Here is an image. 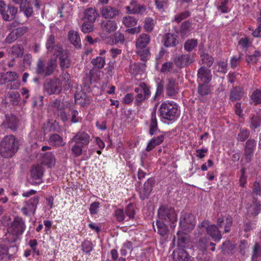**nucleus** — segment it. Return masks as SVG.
I'll use <instances>...</instances> for the list:
<instances>
[{
  "label": "nucleus",
  "mask_w": 261,
  "mask_h": 261,
  "mask_svg": "<svg viewBox=\"0 0 261 261\" xmlns=\"http://www.w3.org/2000/svg\"><path fill=\"white\" fill-rule=\"evenodd\" d=\"M154 183V179L153 178H148L144 183L143 188L140 192V197L141 199L144 200L149 197L152 190Z\"/></svg>",
  "instance_id": "nucleus-18"
},
{
  "label": "nucleus",
  "mask_w": 261,
  "mask_h": 261,
  "mask_svg": "<svg viewBox=\"0 0 261 261\" xmlns=\"http://www.w3.org/2000/svg\"><path fill=\"white\" fill-rule=\"evenodd\" d=\"M150 41V36L143 33L139 36L136 41V46L137 48V53L143 61L147 60L150 55V51L147 45Z\"/></svg>",
  "instance_id": "nucleus-5"
},
{
  "label": "nucleus",
  "mask_w": 261,
  "mask_h": 261,
  "mask_svg": "<svg viewBox=\"0 0 261 261\" xmlns=\"http://www.w3.org/2000/svg\"><path fill=\"white\" fill-rule=\"evenodd\" d=\"M258 257H261V243H256L253 249L252 260L255 261Z\"/></svg>",
  "instance_id": "nucleus-52"
},
{
  "label": "nucleus",
  "mask_w": 261,
  "mask_h": 261,
  "mask_svg": "<svg viewBox=\"0 0 261 261\" xmlns=\"http://www.w3.org/2000/svg\"><path fill=\"white\" fill-rule=\"evenodd\" d=\"M101 17L105 19H114L120 14V11L116 8L111 6H105L99 10Z\"/></svg>",
  "instance_id": "nucleus-15"
},
{
  "label": "nucleus",
  "mask_w": 261,
  "mask_h": 261,
  "mask_svg": "<svg viewBox=\"0 0 261 261\" xmlns=\"http://www.w3.org/2000/svg\"><path fill=\"white\" fill-rule=\"evenodd\" d=\"M192 26V23L189 20L184 21L180 26V31L182 34H186L190 31V29Z\"/></svg>",
  "instance_id": "nucleus-57"
},
{
  "label": "nucleus",
  "mask_w": 261,
  "mask_h": 261,
  "mask_svg": "<svg viewBox=\"0 0 261 261\" xmlns=\"http://www.w3.org/2000/svg\"><path fill=\"white\" fill-rule=\"evenodd\" d=\"M201 60L203 64L207 66L211 67L214 62V58L207 54H203L201 55Z\"/></svg>",
  "instance_id": "nucleus-55"
},
{
  "label": "nucleus",
  "mask_w": 261,
  "mask_h": 261,
  "mask_svg": "<svg viewBox=\"0 0 261 261\" xmlns=\"http://www.w3.org/2000/svg\"><path fill=\"white\" fill-rule=\"evenodd\" d=\"M166 94L169 97H173L178 93V87L175 79L170 78L168 79V84L166 87Z\"/></svg>",
  "instance_id": "nucleus-21"
},
{
  "label": "nucleus",
  "mask_w": 261,
  "mask_h": 261,
  "mask_svg": "<svg viewBox=\"0 0 261 261\" xmlns=\"http://www.w3.org/2000/svg\"><path fill=\"white\" fill-rule=\"evenodd\" d=\"M49 142L57 146H61L63 145V141L62 138L57 134H50L48 139Z\"/></svg>",
  "instance_id": "nucleus-38"
},
{
  "label": "nucleus",
  "mask_w": 261,
  "mask_h": 261,
  "mask_svg": "<svg viewBox=\"0 0 261 261\" xmlns=\"http://www.w3.org/2000/svg\"><path fill=\"white\" fill-rule=\"evenodd\" d=\"M43 174V170L41 166L36 165L33 167L31 171L32 177L34 179H40Z\"/></svg>",
  "instance_id": "nucleus-36"
},
{
  "label": "nucleus",
  "mask_w": 261,
  "mask_h": 261,
  "mask_svg": "<svg viewBox=\"0 0 261 261\" xmlns=\"http://www.w3.org/2000/svg\"><path fill=\"white\" fill-rule=\"evenodd\" d=\"M18 148L19 143L14 136H6L0 142V154L4 158H11L17 151Z\"/></svg>",
  "instance_id": "nucleus-2"
},
{
  "label": "nucleus",
  "mask_w": 261,
  "mask_h": 261,
  "mask_svg": "<svg viewBox=\"0 0 261 261\" xmlns=\"http://www.w3.org/2000/svg\"><path fill=\"white\" fill-rule=\"evenodd\" d=\"M235 248V245L229 241H226L221 245V249L224 254L230 253Z\"/></svg>",
  "instance_id": "nucleus-45"
},
{
  "label": "nucleus",
  "mask_w": 261,
  "mask_h": 261,
  "mask_svg": "<svg viewBox=\"0 0 261 261\" xmlns=\"http://www.w3.org/2000/svg\"><path fill=\"white\" fill-rule=\"evenodd\" d=\"M122 22L126 27L130 28L135 26L138 20L134 17L126 16L123 18Z\"/></svg>",
  "instance_id": "nucleus-44"
},
{
  "label": "nucleus",
  "mask_w": 261,
  "mask_h": 261,
  "mask_svg": "<svg viewBox=\"0 0 261 261\" xmlns=\"http://www.w3.org/2000/svg\"><path fill=\"white\" fill-rule=\"evenodd\" d=\"M208 239L205 237L201 238L196 244V247L201 251H205L208 247Z\"/></svg>",
  "instance_id": "nucleus-46"
},
{
  "label": "nucleus",
  "mask_w": 261,
  "mask_h": 261,
  "mask_svg": "<svg viewBox=\"0 0 261 261\" xmlns=\"http://www.w3.org/2000/svg\"><path fill=\"white\" fill-rule=\"evenodd\" d=\"M11 255L8 253L7 246L0 244V261H8L11 258Z\"/></svg>",
  "instance_id": "nucleus-40"
},
{
  "label": "nucleus",
  "mask_w": 261,
  "mask_h": 261,
  "mask_svg": "<svg viewBox=\"0 0 261 261\" xmlns=\"http://www.w3.org/2000/svg\"><path fill=\"white\" fill-rule=\"evenodd\" d=\"M7 97L13 105H17L20 100V95L18 92L11 91L7 94Z\"/></svg>",
  "instance_id": "nucleus-47"
},
{
  "label": "nucleus",
  "mask_w": 261,
  "mask_h": 261,
  "mask_svg": "<svg viewBox=\"0 0 261 261\" xmlns=\"http://www.w3.org/2000/svg\"><path fill=\"white\" fill-rule=\"evenodd\" d=\"M74 143L73 146L71 149L72 153L74 154V156H79L82 154V148L84 147V146L76 144L75 143Z\"/></svg>",
  "instance_id": "nucleus-58"
},
{
  "label": "nucleus",
  "mask_w": 261,
  "mask_h": 261,
  "mask_svg": "<svg viewBox=\"0 0 261 261\" xmlns=\"http://www.w3.org/2000/svg\"><path fill=\"white\" fill-rule=\"evenodd\" d=\"M243 88L240 87L233 88L230 92L229 99L232 101L239 100L243 95Z\"/></svg>",
  "instance_id": "nucleus-32"
},
{
  "label": "nucleus",
  "mask_w": 261,
  "mask_h": 261,
  "mask_svg": "<svg viewBox=\"0 0 261 261\" xmlns=\"http://www.w3.org/2000/svg\"><path fill=\"white\" fill-rule=\"evenodd\" d=\"M250 127L255 130L261 125V113L257 112L249 118Z\"/></svg>",
  "instance_id": "nucleus-31"
},
{
  "label": "nucleus",
  "mask_w": 261,
  "mask_h": 261,
  "mask_svg": "<svg viewBox=\"0 0 261 261\" xmlns=\"http://www.w3.org/2000/svg\"><path fill=\"white\" fill-rule=\"evenodd\" d=\"M43 89L48 95L59 94L62 90L61 81L58 78L47 79L43 85Z\"/></svg>",
  "instance_id": "nucleus-7"
},
{
  "label": "nucleus",
  "mask_w": 261,
  "mask_h": 261,
  "mask_svg": "<svg viewBox=\"0 0 261 261\" xmlns=\"http://www.w3.org/2000/svg\"><path fill=\"white\" fill-rule=\"evenodd\" d=\"M198 44V41L195 39H188L184 44V48L187 51H192Z\"/></svg>",
  "instance_id": "nucleus-43"
},
{
  "label": "nucleus",
  "mask_w": 261,
  "mask_h": 261,
  "mask_svg": "<svg viewBox=\"0 0 261 261\" xmlns=\"http://www.w3.org/2000/svg\"><path fill=\"white\" fill-rule=\"evenodd\" d=\"M2 125L5 128L15 131L17 128L18 120L15 115L7 114L6 115V120L4 121Z\"/></svg>",
  "instance_id": "nucleus-19"
},
{
  "label": "nucleus",
  "mask_w": 261,
  "mask_h": 261,
  "mask_svg": "<svg viewBox=\"0 0 261 261\" xmlns=\"http://www.w3.org/2000/svg\"><path fill=\"white\" fill-rule=\"evenodd\" d=\"M250 136V132L246 128H242L238 135V140L240 142H244Z\"/></svg>",
  "instance_id": "nucleus-54"
},
{
  "label": "nucleus",
  "mask_w": 261,
  "mask_h": 261,
  "mask_svg": "<svg viewBox=\"0 0 261 261\" xmlns=\"http://www.w3.org/2000/svg\"><path fill=\"white\" fill-rule=\"evenodd\" d=\"M42 163L48 167H51L55 164V158L51 152H47L43 154L42 158Z\"/></svg>",
  "instance_id": "nucleus-34"
},
{
  "label": "nucleus",
  "mask_w": 261,
  "mask_h": 261,
  "mask_svg": "<svg viewBox=\"0 0 261 261\" xmlns=\"http://www.w3.org/2000/svg\"><path fill=\"white\" fill-rule=\"evenodd\" d=\"M132 250L133 243L127 241L123 244L122 247L120 249V253L122 255L125 256L127 253V251L131 252Z\"/></svg>",
  "instance_id": "nucleus-51"
},
{
  "label": "nucleus",
  "mask_w": 261,
  "mask_h": 261,
  "mask_svg": "<svg viewBox=\"0 0 261 261\" xmlns=\"http://www.w3.org/2000/svg\"><path fill=\"white\" fill-rule=\"evenodd\" d=\"M82 247L83 252L89 254L93 250L92 243L89 241H85L82 244Z\"/></svg>",
  "instance_id": "nucleus-60"
},
{
  "label": "nucleus",
  "mask_w": 261,
  "mask_h": 261,
  "mask_svg": "<svg viewBox=\"0 0 261 261\" xmlns=\"http://www.w3.org/2000/svg\"><path fill=\"white\" fill-rule=\"evenodd\" d=\"M164 88V82L163 81H161L160 82L158 83L156 90L155 95L153 97V100L155 101L157 99L158 97L160 96L163 93Z\"/></svg>",
  "instance_id": "nucleus-59"
},
{
  "label": "nucleus",
  "mask_w": 261,
  "mask_h": 261,
  "mask_svg": "<svg viewBox=\"0 0 261 261\" xmlns=\"http://www.w3.org/2000/svg\"><path fill=\"white\" fill-rule=\"evenodd\" d=\"M125 41L123 34L119 32L115 33L112 37V43L113 44L123 43Z\"/></svg>",
  "instance_id": "nucleus-53"
},
{
  "label": "nucleus",
  "mask_w": 261,
  "mask_h": 261,
  "mask_svg": "<svg viewBox=\"0 0 261 261\" xmlns=\"http://www.w3.org/2000/svg\"><path fill=\"white\" fill-rule=\"evenodd\" d=\"M156 225L157 228V232L160 235L164 236L167 234L168 231V226L163 222V220H161L160 219L156 220Z\"/></svg>",
  "instance_id": "nucleus-37"
},
{
  "label": "nucleus",
  "mask_w": 261,
  "mask_h": 261,
  "mask_svg": "<svg viewBox=\"0 0 261 261\" xmlns=\"http://www.w3.org/2000/svg\"><path fill=\"white\" fill-rule=\"evenodd\" d=\"M251 103L255 106L261 103V89H256L250 96Z\"/></svg>",
  "instance_id": "nucleus-39"
},
{
  "label": "nucleus",
  "mask_w": 261,
  "mask_h": 261,
  "mask_svg": "<svg viewBox=\"0 0 261 261\" xmlns=\"http://www.w3.org/2000/svg\"><path fill=\"white\" fill-rule=\"evenodd\" d=\"M159 219L170 223L171 227H175L174 223L177 221V214L173 207L171 206L162 205L158 212Z\"/></svg>",
  "instance_id": "nucleus-6"
},
{
  "label": "nucleus",
  "mask_w": 261,
  "mask_h": 261,
  "mask_svg": "<svg viewBox=\"0 0 261 261\" xmlns=\"http://www.w3.org/2000/svg\"><path fill=\"white\" fill-rule=\"evenodd\" d=\"M190 12L188 11H186L181 12L174 16V21L178 23L181 22L182 20L188 18L190 16Z\"/></svg>",
  "instance_id": "nucleus-56"
},
{
  "label": "nucleus",
  "mask_w": 261,
  "mask_h": 261,
  "mask_svg": "<svg viewBox=\"0 0 261 261\" xmlns=\"http://www.w3.org/2000/svg\"><path fill=\"white\" fill-rule=\"evenodd\" d=\"M99 16L97 10L95 8L90 7L86 9L84 11V16L82 20L91 22H95L96 18Z\"/></svg>",
  "instance_id": "nucleus-23"
},
{
  "label": "nucleus",
  "mask_w": 261,
  "mask_h": 261,
  "mask_svg": "<svg viewBox=\"0 0 261 261\" xmlns=\"http://www.w3.org/2000/svg\"><path fill=\"white\" fill-rule=\"evenodd\" d=\"M160 130L158 127L157 118L156 117V108L152 111L150 115V119L149 124V134L151 136L157 134Z\"/></svg>",
  "instance_id": "nucleus-20"
},
{
  "label": "nucleus",
  "mask_w": 261,
  "mask_h": 261,
  "mask_svg": "<svg viewBox=\"0 0 261 261\" xmlns=\"http://www.w3.org/2000/svg\"><path fill=\"white\" fill-rule=\"evenodd\" d=\"M228 3V0H219L218 1V5L217 6V9L222 13H226L228 12V8L227 7Z\"/></svg>",
  "instance_id": "nucleus-49"
},
{
  "label": "nucleus",
  "mask_w": 261,
  "mask_h": 261,
  "mask_svg": "<svg viewBox=\"0 0 261 261\" xmlns=\"http://www.w3.org/2000/svg\"><path fill=\"white\" fill-rule=\"evenodd\" d=\"M134 91L137 93L135 97V104L138 106H140L151 95L150 88L145 83H140Z\"/></svg>",
  "instance_id": "nucleus-8"
},
{
  "label": "nucleus",
  "mask_w": 261,
  "mask_h": 261,
  "mask_svg": "<svg viewBox=\"0 0 261 261\" xmlns=\"http://www.w3.org/2000/svg\"><path fill=\"white\" fill-rule=\"evenodd\" d=\"M68 36L70 42L76 48H80L81 46V39L77 32L70 31L68 32Z\"/></svg>",
  "instance_id": "nucleus-33"
},
{
  "label": "nucleus",
  "mask_w": 261,
  "mask_h": 261,
  "mask_svg": "<svg viewBox=\"0 0 261 261\" xmlns=\"http://www.w3.org/2000/svg\"><path fill=\"white\" fill-rule=\"evenodd\" d=\"M190 55L188 54L175 55L173 61L176 66L180 68H183L190 63Z\"/></svg>",
  "instance_id": "nucleus-25"
},
{
  "label": "nucleus",
  "mask_w": 261,
  "mask_h": 261,
  "mask_svg": "<svg viewBox=\"0 0 261 261\" xmlns=\"http://www.w3.org/2000/svg\"><path fill=\"white\" fill-rule=\"evenodd\" d=\"M56 57L51 58L45 62L42 59L37 61L35 68L36 73L43 77H48L54 74L57 68Z\"/></svg>",
  "instance_id": "nucleus-3"
},
{
  "label": "nucleus",
  "mask_w": 261,
  "mask_h": 261,
  "mask_svg": "<svg viewBox=\"0 0 261 261\" xmlns=\"http://www.w3.org/2000/svg\"><path fill=\"white\" fill-rule=\"evenodd\" d=\"M11 53L17 58L21 57L24 53L23 47L20 44H15L11 48Z\"/></svg>",
  "instance_id": "nucleus-41"
},
{
  "label": "nucleus",
  "mask_w": 261,
  "mask_h": 261,
  "mask_svg": "<svg viewBox=\"0 0 261 261\" xmlns=\"http://www.w3.org/2000/svg\"><path fill=\"white\" fill-rule=\"evenodd\" d=\"M46 47L47 52L54 55L58 53H61L62 49L60 46L55 44V38L53 35L48 37L46 42Z\"/></svg>",
  "instance_id": "nucleus-17"
},
{
  "label": "nucleus",
  "mask_w": 261,
  "mask_h": 261,
  "mask_svg": "<svg viewBox=\"0 0 261 261\" xmlns=\"http://www.w3.org/2000/svg\"><path fill=\"white\" fill-rule=\"evenodd\" d=\"M223 224L224 225V232L227 233L230 231V228L232 226V219L230 217L224 218H218L217 219V225L219 228H222Z\"/></svg>",
  "instance_id": "nucleus-29"
},
{
  "label": "nucleus",
  "mask_w": 261,
  "mask_h": 261,
  "mask_svg": "<svg viewBox=\"0 0 261 261\" xmlns=\"http://www.w3.org/2000/svg\"><path fill=\"white\" fill-rule=\"evenodd\" d=\"M94 23L85 21L81 27V31L84 33H89L92 32L94 30Z\"/></svg>",
  "instance_id": "nucleus-50"
},
{
  "label": "nucleus",
  "mask_w": 261,
  "mask_h": 261,
  "mask_svg": "<svg viewBox=\"0 0 261 261\" xmlns=\"http://www.w3.org/2000/svg\"><path fill=\"white\" fill-rule=\"evenodd\" d=\"M177 235L178 237L177 243L178 246L181 248H185L190 241L188 235L179 231L177 232Z\"/></svg>",
  "instance_id": "nucleus-35"
},
{
  "label": "nucleus",
  "mask_w": 261,
  "mask_h": 261,
  "mask_svg": "<svg viewBox=\"0 0 261 261\" xmlns=\"http://www.w3.org/2000/svg\"><path fill=\"white\" fill-rule=\"evenodd\" d=\"M17 13V8L9 5L7 6L4 1H0V14L5 21H11L16 17Z\"/></svg>",
  "instance_id": "nucleus-11"
},
{
  "label": "nucleus",
  "mask_w": 261,
  "mask_h": 261,
  "mask_svg": "<svg viewBox=\"0 0 261 261\" xmlns=\"http://www.w3.org/2000/svg\"><path fill=\"white\" fill-rule=\"evenodd\" d=\"M55 55L59 56L60 65L62 69H64L69 67L70 61L66 51H63L62 50L61 53H58Z\"/></svg>",
  "instance_id": "nucleus-28"
},
{
  "label": "nucleus",
  "mask_w": 261,
  "mask_h": 261,
  "mask_svg": "<svg viewBox=\"0 0 261 261\" xmlns=\"http://www.w3.org/2000/svg\"><path fill=\"white\" fill-rule=\"evenodd\" d=\"M40 197L39 196H35L31 198L29 200L24 202V206L22 207L21 212L26 216L31 214H34L37 207Z\"/></svg>",
  "instance_id": "nucleus-12"
},
{
  "label": "nucleus",
  "mask_w": 261,
  "mask_h": 261,
  "mask_svg": "<svg viewBox=\"0 0 261 261\" xmlns=\"http://www.w3.org/2000/svg\"><path fill=\"white\" fill-rule=\"evenodd\" d=\"M212 74L211 70L205 66L201 67L197 71V84H210Z\"/></svg>",
  "instance_id": "nucleus-14"
},
{
  "label": "nucleus",
  "mask_w": 261,
  "mask_h": 261,
  "mask_svg": "<svg viewBox=\"0 0 261 261\" xmlns=\"http://www.w3.org/2000/svg\"><path fill=\"white\" fill-rule=\"evenodd\" d=\"M174 261H192L188 253L182 248L174 250L172 253Z\"/></svg>",
  "instance_id": "nucleus-24"
},
{
  "label": "nucleus",
  "mask_w": 261,
  "mask_h": 261,
  "mask_svg": "<svg viewBox=\"0 0 261 261\" xmlns=\"http://www.w3.org/2000/svg\"><path fill=\"white\" fill-rule=\"evenodd\" d=\"M100 27L103 32L110 33L117 30V25L114 20H104L100 23Z\"/></svg>",
  "instance_id": "nucleus-22"
},
{
  "label": "nucleus",
  "mask_w": 261,
  "mask_h": 261,
  "mask_svg": "<svg viewBox=\"0 0 261 261\" xmlns=\"http://www.w3.org/2000/svg\"><path fill=\"white\" fill-rule=\"evenodd\" d=\"M196 224L194 216L190 213L182 211L179 219V225L181 229L190 231L193 229Z\"/></svg>",
  "instance_id": "nucleus-10"
},
{
  "label": "nucleus",
  "mask_w": 261,
  "mask_h": 261,
  "mask_svg": "<svg viewBox=\"0 0 261 261\" xmlns=\"http://www.w3.org/2000/svg\"><path fill=\"white\" fill-rule=\"evenodd\" d=\"M24 221L21 217H15L8 227L5 240L10 243H14L19 240L25 229Z\"/></svg>",
  "instance_id": "nucleus-1"
},
{
  "label": "nucleus",
  "mask_w": 261,
  "mask_h": 261,
  "mask_svg": "<svg viewBox=\"0 0 261 261\" xmlns=\"http://www.w3.org/2000/svg\"><path fill=\"white\" fill-rule=\"evenodd\" d=\"M13 31L15 32L18 38H19L28 32V27L25 26L19 27L13 30Z\"/></svg>",
  "instance_id": "nucleus-64"
},
{
  "label": "nucleus",
  "mask_w": 261,
  "mask_h": 261,
  "mask_svg": "<svg viewBox=\"0 0 261 261\" xmlns=\"http://www.w3.org/2000/svg\"><path fill=\"white\" fill-rule=\"evenodd\" d=\"M91 140L90 135L84 131H80L72 139V141L84 147L87 146Z\"/></svg>",
  "instance_id": "nucleus-16"
},
{
  "label": "nucleus",
  "mask_w": 261,
  "mask_h": 261,
  "mask_svg": "<svg viewBox=\"0 0 261 261\" xmlns=\"http://www.w3.org/2000/svg\"><path fill=\"white\" fill-rule=\"evenodd\" d=\"M115 216L117 221L122 222L125 220L126 216L123 209L117 208L115 211Z\"/></svg>",
  "instance_id": "nucleus-63"
},
{
  "label": "nucleus",
  "mask_w": 261,
  "mask_h": 261,
  "mask_svg": "<svg viewBox=\"0 0 261 261\" xmlns=\"http://www.w3.org/2000/svg\"><path fill=\"white\" fill-rule=\"evenodd\" d=\"M144 28L147 32H151L154 28V23L152 19L148 18L144 21Z\"/></svg>",
  "instance_id": "nucleus-62"
},
{
  "label": "nucleus",
  "mask_w": 261,
  "mask_h": 261,
  "mask_svg": "<svg viewBox=\"0 0 261 261\" xmlns=\"http://www.w3.org/2000/svg\"><path fill=\"white\" fill-rule=\"evenodd\" d=\"M160 117L169 121H174L180 115L177 105L174 102H164L159 108Z\"/></svg>",
  "instance_id": "nucleus-4"
},
{
  "label": "nucleus",
  "mask_w": 261,
  "mask_h": 261,
  "mask_svg": "<svg viewBox=\"0 0 261 261\" xmlns=\"http://www.w3.org/2000/svg\"><path fill=\"white\" fill-rule=\"evenodd\" d=\"M126 9L130 14H142L145 11L144 6L137 4L135 1H132L130 6H126Z\"/></svg>",
  "instance_id": "nucleus-27"
},
{
  "label": "nucleus",
  "mask_w": 261,
  "mask_h": 261,
  "mask_svg": "<svg viewBox=\"0 0 261 261\" xmlns=\"http://www.w3.org/2000/svg\"><path fill=\"white\" fill-rule=\"evenodd\" d=\"M207 225V222L203 221L198 226V233L201 235L206 229L207 233L215 242H219L222 238L220 231L218 227L215 225Z\"/></svg>",
  "instance_id": "nucleus-9"
},
{
  "label": "nucleus",
  "mask_w": 261,
  "mask_h": 261,
  "mask_svg": "<svg viewBox=\"0 0 261 261\" xmlns=\"http://www.w3.org/2000/svg\"><path fill=\"white\" fill-rule=\"evenodd\" d=\"M162 42L166 47L175 46L178 43L176 37L171 33H167L164 35Z\"/></svg>",
  "instance_id": "nucleus-30"
},
{
  "label": "nucleus",
  "mask_w": 261,
  "mask_h": 261,
  "mask_svg": "<svg viewBox=\"0 0 261 261\" xmlns=\"http://www.w3.org/2000/svg\"><path fill=\"white\" fill-rule=\"evenodd\" d=\"M135 213L136 211L135 205L131 203H129L125 210V214L126 215V217L128 218L126 219V221H128L129 219H133L135 217Z\"/></svg>",
  "instance_id": "nucleus-42"
},
{
  "label": "nucleus",
  "mask_w": 261,
  "mask_h": 261,
  "mask_svg": "<svg viewBox=\"0 0 261 261\" xmlns=\"http://www.w3.org/2000/svg\"><path fill=\"white\" fill-rule=\"evenodd\" d=\"M92 64L98 69H102L106 64L105 59L102 57H97L91 61Z\"/></svg>",
  "instance_id": "nucleus-48"
},
{
  "label": "nucleus",
  "mask_w": 261,
  "mask_h": 261,
  "mask_svg": "<svg viewBox=\"0 0 261 261\" xmlns=\"http://www.w3.org/2000/svg\"><path fill=\"white\" fill-rule=\"evenodd\" d=\"M242 57V55L240 54L238 56H234L230 59V66L232 68H236L240 63Z\"/></svg>",
  "instance_id": "nucleus-61"
},
{
  "label": "nucleus",
  "mask_w": 261,
  "mask_h": 261,
  "mask_svg": "<svg viewBox=\"0 0 261 261\" xmlns=\"http://www.w3.org/2000/svg\"><path fill=\"white\" fill-rule=\"evenodd\" d=\"M212 93L211 86L209 84H198L197 97L202 102L209 99Z\"/></svg>",
  "instance_id": "nucleus-13"
},
{
  "label": "nucleus",
  "mask_w": 261,
  "mask_h": 261,
  "mask_svg": "<svg viewBox=\"0 0 261 261\" xmlns=\"http://www.w3.org/2000/svg\"><path fill=\"white\" fill-rule=\"evenodd\" d=\"M165 136L162 134L156 137L152 138L147 144L146 148L147 151H150L154 148L156 146L161 144L164 140Z\"/></svg>",
  "instance_id": "nucleus-26"
}]
</instances>
